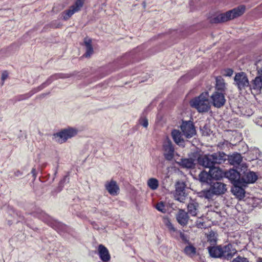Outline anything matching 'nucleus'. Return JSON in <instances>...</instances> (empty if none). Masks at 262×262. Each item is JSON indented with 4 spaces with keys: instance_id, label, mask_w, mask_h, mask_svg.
<instances>
[{
    "instance_id": "f257e3e1",
    "label": "nucleus",
    "mask_w": 262,
    "mask_h": 262,
    "mask_svg": "<svg viewBox=\"0 0 262 262\" xmlns=\"http://www.w3.org/2000/svg\"><path fill=\"white\" fill-rule=\"evenodd\" d=\"M227 157L223 152H217L212 154L200 156L198 159L199 164L202 166L210 169L216 164L225 162Z\"/></svg>"
},
{
    "instance_id": "f03ea898",
    "label": "nucleus",
    "mask_w": 262,
    "mask_h": 262,
    "mask_svg": "<svg viewBox=\"0 0 262 262\" xmlns=\"http://www.w3.org/2000/svg\"><path fill=\"white\" fill-rule=\"evenodd\" d=\"M245 8L239 6L226 13H221L213 16L210 19V22L212 24L224 23L242 15L245 12Z\"/></svg>"
},
{
    "instance_id": "7ed1b4c3",
    "label": "nucleus",
    "mask_w": 262,
    "mask_h": 262,
    "mask_svg": "<svg viewBox=\"0 0 262 262\" xmlns=\"http://www.w3.org/2000/svg\"><path fill=\"white\" fill-rule=\"evenodd\" d=\"M209 97L208 92H203L190 102V105L196 108L200 113L207 112L209 110L211 106Z\"/></svg>"
},
{
    "instance_id": "20e7f679",
    "label": "nucleus",
    "mask_w": 262,
    "mask_h": 262,
    "mask_svg": "<svg viewBox=\"0 0 262 262\" xmlns=\"http://www.w3.org/2000/svg\"><path fill=\"white\" fill-rule=\"evenodd\" d=\"M78 133V130L73 127H67L61 129L53 134V139L57 143L62 144L65 143L69 139L75 136Z\"/></svg>"
},
{
    "instance_id": "39448f33",
    "label": "nucleus",
    "mask_w": 262,
    "mask_h": 262,
    "mask_svg": "<svg viewBox=\"0 0 262 262\" xmlns=\"http://www.w3.org/2000/svg\"><path fill=\"white\" fill-rule=\"evenodd\" d=\"M85 0H76L75 3L70 8L63 12L61 14L64 20L69 19L74 13L79 11L82 7Z\"/></svg>"
},
{
    "instance_id": "423d86ee",
    "label": "nucleus",
    "mask_w": 262,
    "mask_h": 262,
    "mask_svg": "<svg viewBox=\"0 0 262 262\" xmlns=\"http://www.w3.org/2000/svg\"><path fill=\"white\" fill-rule=\"evenodd\" d=\"M234 83L240 90L245 89L249 86V81L246 74L244 72H239L234 76Z\"/></svg>"
},
{
    "instance_id": "0eeeda50",
    "label": "nucleus",
    "mask_w": 262,
    "mask_h": 262,
    "mask_svg": "<svg viewBox=\"0 0 262 262\" xmlns=\"http://www.w3.org/2000/svg\"><path fill=\"white\" fill-rule=\"evenodd\" d=\"M185 184L183 182H177L174 194V199L180 202H184L186 199Z\"/></svg>"
},
{
    "instance_id": "6e6552de",
    "label": "nucleus",
    "mask_w": 262,
    "mask_h": 262,
    "mask_svg": "<svg viewBox=\"0 0 262 262\" xmlns=\"http://www.w3.org/2000/svg\"><path fill=\"white\" fill-rule=\"evenodd\" d=\"M183 135L187 138L192 137L195 134L194 127L191 122H184L181 126Z\"/></svg>"
},
{
    "instance_id": "1a4fd4ad",
    "label": "nucleus",
    "mask_w": 262,
    "mask_h": 262,
    "mask_svg": "<svg viewBox=\"0 0 262 262\" xmlns=\"http://www.w3.org/2000/svg\"><path fill=\"white\" fill-rule=\"evenodd\" d=\"M213 105L217 108L223 106L226 102L223 92H215L211 96Z\"/></svg>"
},
{
    "instance_id": "9d476101",
    "label": "nucleus",
    "mask_w": 262,
    "mask_h": 262,
    "mask_svg": "<svg viewBox=\"0 0 262 262\" xmlns=\"http://www.w3.org/2000/svg\"><path fill=\"white\" fill-rule=\"evenodd\" d=\"M225 177L228 178L233 185H242L240 174L234 169H230L225 172Z\"/></svg>"
},
{
    "instance_id": "9b49d317",
    "label": "nucleus",
    "mask_w": 262,
    "mask_h": 262,
    "mask_svg": "<svg viewBox=\"0 0 262 262\" xmlns=\"http://www.w3.org/2000/svg\"><path fill=\"white\" fill-rule=\"evenodd\" d=\"M237 250L231 244L222 246V258L229 260L236 253Z\"/></svg>"
},
{
    "instance_id": "f8f14e48",
    "label": "nucleus",
    "mask_w": 262,
    "mask_h": 262,
    "mask_svg": "<svg viewBox=\"0 0 262 262\" xmlns=\"http://www.w3.org/2000/svg\"><path fill=\"white\" fill-rule=\"evenodd\" d=\"M211 190L215 195H220L224 194L226 191V185L221 182H216L213 183L210 186Z\"/></svg>"
},
{
    "instance_id": "ddd939ff",
    "label": "nucleus",
    "mask_w": 262,
    "mask_h": 262,
    "mask_svg": "<svg viewBox=\"0 0 262 262\" xmlns=\"http://www.w3.org/2000/svg\"><path fill=\"white\" fill-rule=\"evenodd\" d=\"M106 189L112 195H117L119 191V187L116 181L111 180L110 182H106L105 184Z\"/></svg>"
},
{
    "instance_id": "4468645a",
    "label": "nucleus",
    "mask_w": 262,
    "mask_h": 262,
    "mask_svg": "<svg viewBox=\"0 0 262 262\" xmlns=\"http://www.w3.org/2000/svg\"><path fill=\"white\" fill-rule=\"evenodd\" d=\"M257 179V176L255 172L252 171L245 172L241 178L242 185L253 183L256 181Z\"/></svg>"
},
{
    "instance_id": "2eb2a0df",
    "label": "nucleus",
    "mask_w": 262,
    "mask_h": 262,
    "mask_svg": "<svg viewBox=\"0 0 262 262\" xmlns=\"http://www.w3.org/2000/svg\"><path fill=\"white\" fill-rule=\"evenodd\" d=\"M164 156L168 160H171L173 157L174 148L170 141L168 140L164 144Z\"/></svg>"
},
{
    "instance_id": "dca6fc26",
    "label": "nucleus",
    "mask_w": 262,
    "mask_h": 262,
    "mask_svg": "<svg viewBox=\"0 0 262 262\" xmlns=\"http://www.w3.org/2000/svg\"><path fill=\"white\" fill-rule=\"evenodd\" d=\"M199 204L195 201L192 200L187 205V213L193 216H198L199 213Z\"/></svg>"
},
{
    "instance_id": "f3484780",
    "label": "nucleus",
    "mask_w": 262,
    "mask_h": 262,
    "mask_svg": "<svg viewBox=\"0 0 262 262\" xmlns=\"http://www.w3.org/2000/svg\"><path fill=\"white\" fill-rule=\"evenodd\" d=\"M178 222L182 226L187 224L189 220L188 213L183 209H180L176 215Z\"/></svg>"
},
{
    "instance_id": "a211bd4d",
    "label": "nucleus",
    "mask_w": 262,
    "mask_h": 262,
    "mask_svg": "<svg viewBox=\"0 0 262 262\" xmlns=\"http://www.w3.org/2000/svg\"><path fill=\"white\" fill-rule=\"evenodd\" d=\"M98 251L99 257L103 262H107L110 260L111 256L108 250L105 247L102 245H100L98 246Z\"/></svg>"
},
{
    "instance_id": "6ab92c4d",
    "label": "nucleus",
    "mask_w": 262,
    "mask_h": 262,
    "mask_svg": "<svg viewBox=\"0 0 262 262\" xmlns=\"http://www.w3.org/2000/svg\"><path fill=\"white\" fill-rule=\"evenodd\" d=\"M211 179L219 180L225 176V172L219 167L213 166L209 169Z\"/></svg>"
},
{
    "instance_id": "aec40b11",
    "label": "nucleus",
    "mask_w": 262,
    "mask_h": 262,
    "mask_svg": "<svg viewBox=\"0 0 262 262\" xmlns=\"http://www.w3.org/2000/svg\"><path fill=\"white\" fill-rule=\"evenodd\" d=\"M227 157L226 160H228L231 165L233 166L238 165L242 161V157L241 155L237 153H235L231 156L226 155Z\"/></svg>"
},
{
    "instance_id": "412c9836",
    "label": "nucleus",
    "mask_w": 262,
    "mask_h": 262,
    "mask_svg": "<svg viewBox=\"0 0 262 262\" xmlns=\"http://www.w3.org/2000/svg\"><path fill=\"white\" fill-rule=\"evenodd\" d=\"M210 255L212 257L222 258V246L209 247L208 248Z\"/></svg>"
},
{
    "instance_id": "4be33fe9",
    "label": "nucleus",
    "mask_w": 262,
    "mask_h": 262,
    "mask_svg": "<svg viewBox=\"0 0 262 262\" xmlns=\"http://www.w3.org/2000/svg\"><path fill=\"white\" fill-rule=\"evenodd\" d=\"M249 86L250 88L253 89L257 92H260L262 89V78H261L258 75L257 76L251 81V83Z\"/></svg>"
},
{
    "instance_id": "5701e85b",
    "label": "nucleus",
    "mask_w": 262,
    "mask_h": 262,
    "mask_svg": "<svg viewBox=\"0 0 262 262\" xmlns=\"http://www.w3.org/2000/svg\"><path fill=\"white\" fill-rule=\"evenodd\" d=\"M171 136L176 144L179 145L183 144L184 140L182 138L181 133L179 130H173L171 132Z\"/></svg>"
},
{
    "instance_id": "b1692460",
    "label": "nucleus",
    "mask_w": 262,
    "mask_h": 262,
    "mask_svg": "<svg viewBox=\"0 0 262 262\" xmlns=\"http://www.w3.org/2000/svg\"><path fill=\"white\" fill-rule=\"evenodd\" d=\"M178 164L183 168H192L194 166V160L192 158L182 159Z\"/></svg>"
},
{
    "instance_id": "393cba45",
    "label": "nucleus",
    "mask_w": 262,
    "mask_h": 262,
    "mask_svg": "<svg viewBox=\"0 0 262 262\" xmlns=\"http://www.w3.org/2000/svg\"><path fill=\"white\" fill-rule=\"evenodd\" d=\"M234 188L232 189V191L234 195L239 199L243 198L245 196V190L242 188V186H245L243 185H233Z\"/></svg>"
},
{
    "instance_id": "a878e982",
    "label": "nucleus",
    "mask_w": 262,
    "mask_h": 262,
    "mask_svg": "<svg viewBox=\"0 0 262 262\" xmlns=\"http://www.w3.org/2000/svg\"><path fill=\"white\" fill-rule=\"evenodd\" d=\"M215 89L223 92L226 90V83L224 80L221 76L216 77V78Z\"/></svg>"
},
{
    "instance_id": "bb28decb",
    "label": "nucleus",
    "mask_w": 262,
    "mask_h": 262,
    "mask_svg": "<svg viewBox=\"0 0 262 262\" xmlns=\"http://www.w3.org/2000/svg\"><path fill=\"white\" fill-rule=\"evenodd\" d=\"M84 42L86 48V52L84 56L86 57H89L93 53V48L91 45L92 41L90 39L85 38L84 39Z\"/></svg>"
},
{
    "instance_id": "cd10ccee",
    "label": "nucleus",
    "mask_w": 262,
    "mask_h": 262,
    "mask_svg": "<svg viewBox=\"0 0 262 262\" xmlns=\"http://www.w3.org/2000/svg\"><path fill=\"white\" fill-rule=\"evenodd\" d=\"M199 179L201 182L209 183L211 179L209 172H207L205 171H202L199 175Z\"/></svg>"
},
{
    "instance_id": "c85d7f7f",
    "label": "nucleus",
    "mask_w": 262,
    "mask_h": 262,
    "mask_svg": "<svg viewBox=\"0 0 262 262\" xmlns=\"http://www.w3.org/2000/svg\"><path fill=\"white\" fill-rule=\"evenodd\" d=\"M163 222L168 229L171 234H173L176 231V229L173 227L169 218L167 217H163Z\"/></svg>"
},
{
    "instance_id": "c756f323",
    "label": "nucleus",
    "mask_w": 262,
    "mask_h": 262,
    "mask_svg": "<svg viewBox=\"0 0 262 262\" xmlns=\"http://www.w3.org/2000/svg\"><path fill=\"white\" fill-rule=\"evenodd\" d=\"M147 186L153 190L157 189L159 186V181L156 178H150L147 182Z\"/></svg>"
},
{
    "instance_id": "7c9ffc66",
    "label": "nucleus",
    "mask_w": 262,
    "mask_h": 262,
    "mask_svg": "<svg viewBox=\"0 0 262 262\" xmlns=\"http://www.w3.org/2000/svg\"><path fill=\"white\" fill-rule=\"evenodd\" d=\"M213 194L214 193L211 190V187H210L209 189L203 190L199 193L200 196L203 197L207 199H211Z\"/></svg>"
},
{
    "instance_id": "2f4dec72",
    "label": "nucleus",
    "mask_w": 262,
    "mask_h": 262,
    "mask_svg": "<svg viewBox=\"0 0 262 262\" xmlns=\"http://www.w3.org/2000/svg\"><path fill=\"white\" fill-rule=\"evenodd\" d=\"M185 253L190 257L193 256L196 253V249L192 245L186 246L184 249Z\"/></svg>"
},
{
    "instance_id": "473e14b6",
    "label": "nucleus",
    "mask_w": 262,
    "mask_h": 262,
    "mask_svg": "<svg viewBox=\"0 0 262 262\" xmlns=\"http://www.w3.org/2000/svg\"><path fill=\"white\" fill-rule=\"evenodd\" d=\"M68 77V76H66L62 74H55L51 76L47 81V84L51 83L53 80L57 79L58 78H64Z\"/></svg>"
},
{
    "instance_id": "72a5a7b5",
    "label": "nucleus",
    "mask_w": 262,
    "mask_h": 262,
    "mask_svg": "<svg viewBox=\"0 0 262 262\" xmlns=\"http://www.w3.org/2000/svg\"><path fill=\"white\" fill-rule=\"evenodd\" d=\"M172 234L173 236H174L176 238H178V236H179L181 238V239L183 242H187L188 241L187 236L183 233H182L181 231L177 230L176 229V231H175L174 233Z\"/></svg>"
},
{
    "instance_id": "f704fd0d",
    "label": "nucleus",
    "mask_w": 262,
    "mask_h": 262,
    "mask_svg": "<svg viewBox=\"0 0 262 262\" xmlns=\"http://www.w3.org/2000/svg\"><path fill=\"white\" fill-rule=\"evenodd\" d=\"M139 124L143 126L144 127L147 128L148 125V122L147 119L145 117H141L139 120Z\"/></svg>"
},
{
    "instance_id": "c9c22d12",
    "label": "nucleus",
    "mask_w": 262,
    "mask_h": 262,
    "mask_svg": "<svg viewBox=\"0 0 262 262\" xmlns=\"http://www.w3.org/2000/svg\"><path fill=\"white\" fill-rule=\"evenodd\" d=\"M156 209L159 210V211H161L163 213H165L166 211L165 206L164 204L161 202L160 203H158L156 205Z\"/></svg>"
},
{
    "instance_id": "e433bc0d",
    "label": "nucleus",
    "mask_w": 262,
    "mask_h": 262,
    "mask_svg": "<svg viewBox=\"0 0 262 262\" xmlns=\"http://www.w3.org/2000/svg\"><path fill=\"white\" fill-rule=\"evenodd\" d=\"M232 262H249V260L246 257L238 256L237 257L234 258Z\"/></svg>"
},
{
    "instance_id": "4c0bfd02",
    "label": "nucleus",
    "mask_w": 262,
    "mask_h": 262,
    "mask_svg": "<svg viewBox=\"0 0 262 262\" xmlns=\"http://www.w3.org/2000/svg\"><path fill=\"white\" fill-rule=\"evenodd\" d=\"M257 72L258 70H262V59H257L255 63Z\"/></svg>"
},
{
    "instance_id": "58836bf2",
    "label": "nucleus",
    "mask_w": 262,
    "mask_h": 262,
    "mask_svg": "<svg viewBox=\"0 0 262 262\" xmlns=\"http://www.w3.org/2000/svg\"><path fill=\"white\" fill-rule=\"evenodd\" d=\"M8 77V74L7 72H4L2 74V80L4 81Z\"/></svg>"
},
{
    "instance_id": "ea45409f",
    "label": "nucleus",
    "mask_w": 262,
    "mask_h": 262,
    "mask_svg": "<svg viewBox=\"0 0 262 262\" xmlns=\"http://www.w3.org/2000/svg\"><path fill=\"white\" fill-rule=\"evenodd\" d=\"M233 71L231 69H227L225 71V75L227 76H231L233 74Z\"/></svg>"
},
{
    "instance_id": "a19ab883",
    "label": "nucleus",
    "mask_w": 262,
    "mask_h": 262,
    "mask_svg": "<svg viewBox=\"0 0 262 262\" xmlns=\"http://www.w3.org/2000/svg\"><path fill=\"white\" fill-rule=\"evenodd\" d=\"M203 224L204 223L201 220H198L196 222V226L198 228H201L202 226H203Z\"/></svg>"
},
{
    "instance_id": "79ce46f5",
    "label": "nucleus",
    "mask_w": 262,
    "mask_h": 262,
    "mask_svg": "<svg viewBox=\"0 0 262 262\" xmlns=\"http://www.w3.org/2000/svg\"><path fill=\"white\" fill-rule=\"evenodd\" d=\"M23 174V173L19 170H17L14 172V175L16 177H19Z\"/></svg>"
},
{
    "instance_id": "37998d69",
    "label": "nucleus",
    "mask_w": 262,
    "mask_h": 262,
    "mask_svg": "<svg viewBox=\"0 0 262 262\" xmlns=\"http://www.w3.org/2000/svg\"><path fill=\"white\" fill-rule=\"evenodd\" d=\"M257 75L262 78V69L261 70H258V71L257 72Z\"/></svg>"
},
{
    "instance_id": "c03bdc74",
    "label": "nucleus",
    "mask_w": 262,
    "mask_h": 262,
    "mask_svg": "<svg viewBox=\"0 0 262 262\" xmlns=\"http://www.w3.org/2000/svg\"><path fill=\"white\" fill-rule=\"evenodd\" d=\"M257 262H262V259H259Z\"/></svg>"
},
{
    "instance_id": "a18cd8bd",
    "label": "nucleus",
    "mask_w": 262,
    "mask_h": 262,
    "mask_svg": "<svg viewBox=\"0 0 262 262\" xmlns=\"http://www.w3.org/2000/svg\"><path fill=\"white\" fill-rule=\"evenodd\" d=\"M34 170H34V169H32V172H34Z\"/></svg>"
}]
</instances>
